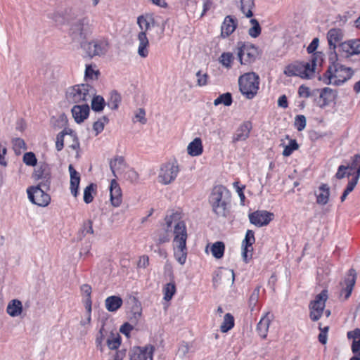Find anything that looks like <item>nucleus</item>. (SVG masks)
Instances as JSON below:
<instances>
[{"mask_svg":"<svg viewBox=\"0 0 360 360\" xmlns=\"http://www.w3.org/2000/svg\"><path fill=\"white\" fill-rule=\"evenodd\" d=\"M252 124L250 122H247L242 124L236 131L233 136L234 141H241L245 140L250 132Z\"/></svg>","mask_w":360,"mask_h":360,"instance_id":"4be33fe9","label":"nucleus"},{"mask_svg":"<svg viewBox=\"0 0 360 360\" xmlns=\"http://www.w3.org/2000/svg\"><path fill=\"white\" fill-rule=\"evenodd\" d=\"M355 283L354 275H350L347 279L344 281L342 283V295L345 297V298H348L351 295L353 287Z\"/></svg>","mask_w":360,"mask_h":360,"instance_id":"7c9ffc66","label":"nucleus"},{"mask_svg":"<svg viewBox=\"0 0 360 360\" xmlns=\"http://www.w3.org/2000/svg\"><path fill=\"white\" fill-rule=\"evenodd\" d=\"M110 202L113 206H119L122 202V191L117 182L113 179L110 187Z\"/></svg>","mask_w":360,"mask_h":360,"instance_id":"6ab92c4d","label":"nucleus"},{"mask_svg":"<svg viewBox=\"0 0 360 360\" xmlns=\"http://www.w3.org/2000/svg\"><path fill=\"white\" fill-rule=\"evenodd\" d=\"M336 94L329 89H323L319 97L315 99V103L319 108L330 106L335 103Z\"/></svg>","mask_w":360,"mask_h":360,"instance_id":"4468645a","label":"nucleus"},{"mask_svg":"<svg viewBox=\"0 0 360 360\" xmlns=\"http://www.w3.org/2000/svg\"><path fill=\"white\" fill-rule=\"evenodd\" d=\"M27 193L30 200L37 205L45 207L50 202V196L39 187H30Z\"/></svg>","mask_w":360,"mask_h":360,"instance_id":"9b49d317","label":"nucleus"},{"mask_svg":"<svg viewBox=\"0 0 360 360\" xmlns=\"http://www.w3.org/2000/svg\"><path fill=\"white\" fill-rule=\"evenodd\" d=\"M239 89L248 99L253 98L257 94L259 86V77L254 72L242 75L238 79Z\"/></svg>","mask_w":360,"mask_h":360,"instance_id":"f257e3e1","label":"nucleus"},{"mask_svg":"<svg viewBox=\"0 0 360 360\" xmlns=\"http://www.w3.org/2000/svg\"><path fill=\"white\" fill-rule=\"evenodd\" d=\"M198 76V83L200 86H204L207 84V75L206 74H201L198 72L197 74Z\"/></svg>","mask_w":360,"mask_h":360,"instance_id":"bf43d9fd","label":"nucleus"},{"mask_svg":"<svg viewBox=\"0 0 360 360\" xmlns=\"http://www.w3.org/2000/svg\"><path fill=\"white\" fill-rule=\"evenodd\" d=\"M22 311V306L21 302L18 300H12L7 307V312L11 316L20 315Z\"/></svg>","mask_w":360,"mask_h":360,"instance_id":"473e14b6","label":"nucleus"},{"mask_svg":"<svg viewBox=\"0 0 360 360\" xmlns=\"http://www.w3.org/2000/svg\"><path fill=\"white\" fill-rule=\"evenodd\" d=\"M319 41L317 38H315L311 43L308 46L307 51L309 53L314 52L319 46Z\"/></svg>","mask_w":360,"mask_h":360,"instance_id":"13d9d810","label":"nucleus"},{"mask_svg":"<svg viewBox=\"0 0 360 360\" xmlns=\"http://www.w3.org/2000/svg\"><path fill=\"white\" fill-rule=\"evenodd\" d=\"M299 145L295 140H290L289 144L286 146L283 150V155L284 156L290 155L292 151L298 149Z\"/></svg>","mask_w":360,"mask_h":360,"instance_id":"8fccbe9b","label":"nucleus"},{"mask_svg":"<svg viewBox=\"0 0 360 360\" xmlns=\"http://www.w3.org/2000/svg\"><path fill=\"white\" fill-rule=\"evenodd\" d=\"M203 147L200 138H195L187 147V152L191 156H198L202 153Z\"/></svg>","mask_w":360,"mask_h":360,"instance_id":"393cba45","label":"nucleus"},{"mask_svg":"<svg viewBox=\"0 0 360 360\" xmlns=\"http://www.w3.org/2000/svg\"><path fill=\"white\" fill-rule=\"evenodd\" d=\"M139 48L138 53L142 57H146L148 54L147 47L149 41L144 32H141L138 34Z\"/></svg>","mask_w":360,"mask_h":360,"instance_id":"a878e982","label":"nucleus"},{"mask_svg":"<svg viewBox=\"0 0 360 360\" xmlns=\"http://www.w3.org/2000/svg\"><path fill=\"white\" fill-rule=\"evenodd\" d=\"M357 181H356V179H352L348 184L347 185V188L345 189V191H344L342 197H341V200L342 202L345 201V200L346 199L347 195L353 191V189L354 188V187L356 186V185L357 184Z\"/></svg>","mask_w":360,"mask_h":360,"instance_id":"603ef678","label":"nucleus"},{"mask_svg":"<svg viewBox=\"0 0 360 360\" xmlns=\"http://www.w3.org/2000/svg\"><path fill=\"white\" fill-rule=\"evenodd\" d=\"M314 70L315 64L314 62H297L289 65L285 70V74L290 77L299 76L307 78L314 72Z\"/></svg>","mask_w":360,"mask_h":360,"instance_id":"39448f33","label":"nucleus"},{"mask_svg":"<svg viewBox=\"0 0 360 360\" xmlns=\"http://www.w3.org/2000/svg\"><path fill=\"white\" fill-rule=\"evenodd\" d=\"M130 360H153V349L149 347H134L130 352Z\"/></svg>","mask_w":360,"mask_h":360,"instance_id":"dca6fc26","label":"nucleus"},{"mask_svg":"<svg viewBox=\"0 0 360 360\" xmlns=\"http://www.w3.org/2000/svg\"><path fill=\"white\" fill-rule=\"evenodd\" d=\"M348 169L355 172L356 175L353 179H356L358 182L360 177V155H355L348 166H340L336 174L337 178L342 179L345 177Z\"/></svg>","mask_w":360,"mask_h":360,"instance_id":"f8f14e48","label":"nucleus"},{"mask_svg":"<svg viewBox=\"0 0 360 360\" xmlns=\"http://www.w3.org/2000/svg\"><path fill=\"white\" fill-rule=\"evenodd\" d=\"M253 6L254 3L252 0H241V10L248 18L252 15V8Z\"/></svg>","mask_w":360,"mask_h":360,"instance_id":"c03bdc74","label":"nucleus"},{"mask_svg":"<svg viewBox=\"0 0 360 360\" xmlns=\"http://www.w3.org/2000/svg\"><path fill=\"white\" fill-rule=\"evenodd\" d=\"M167 224L170 227H174V244L180 243L181 242L186 243V231L184 221L181 219V216L178 213L171 214L167 218Z\"/></svg>","mask_w":360,"mask_h":360,"instance_id":"20e7f679","label":"nucleus"},{"mask_svg":"<svg viewBox=\"0 0 360 360\" xmlns=\"http://www.w3.org/2000/svg\"><path fill=\"white\" fill-rule=\"evenodd\" d=\"M234 326V319L233 317L230 314H226L224 316V321L221 325V330L223 333H226L230 329H231Z\"/></svg>","mask_w":360,"mask_h":360,"instance_id":"58836bf2","label":"nucleus"},{"mask_svg":"<svg viewBox=\"0 0 360 360\" xmlns=\"http://www.w3.org/2000/svg\"><path fill=\"white\" fill-rule=\"evenodd\" d=\"M133 329V326L128 323H124L121 328H120V332L122 333L123 334H124L125 335L127 336H129L130 332Z\"/></svg>","mask_w":360,"mask_h":360,"instance_id":"6e6d98bb","label":"nucleus"},{"mask_svg":"<svg viewBox=\"0 0 360 360\" xmlns=\"http://www.w3.org/2000/svg\"><path fill=\"white\" fill-rule=\"evenodd\" d=\"M272 217L273 214L266 211H256L249 215L250 222L257 226L267 225Z\"/></svg>","mask_w":360,"mask_h":360,"instance_id":"ddd939ff","label":"nucleus"},{"mask_svg":"<svg viewBox=\"0 0 360 360\" xmlns=\"http://www.w3.org/2000/svg\"><path fill=\"white\" fill-rule=\"evenodd\" d=\"M108 122V119L105 117H103L96 121L93 124V129L96 132V134L101 133Z\"/></svg>","mask_w":360,"mask_h":360,"instance_id":"49530a36","label":"nucleus"},{"mask_svg":"<svg viewBox=\"0 0 360 360\" xmlns=\"http://www.w3.org/2000/svg\"><path fill=\"white\" fill-rule=\"evenodd\" d=\"M163 290L164 299L167 301L170 300L176 292V286L174 283L171 282L166 284Z\"/></svg>","mask_w":360,"mask_h":360,"instance_id":"37998d69","label":"nucleus"},{"mask_svg":"<svg viewBox=\"0 0 360 360\" xmlns=\"http://www.w3.org/2000/svg\"><path fill=\"white\" fill-rule=\"evenodd\" d=\"M174 255L180 264H184L186 261V243L183 241L180 243L174 244Z\"/></svg>","mask_w":360,"mask_h":360,"instance_id":"c85d7f7f","label":"nucleus"},{"mask_svg":"<svg viewBox=\"0 0 360 360\" xmlns=\"http://www.w3.org/2000/svg\"><path fill=\"white\" fill-rule=\"evenodd\" d=\"M342 59L337 58V61L330 65L328 70V78L330 84L338 85L349 79L353 71L350 68L340 63Z\"/></svg>","mask_w":360,"mask_h":360,"instance_id":"f03ea898","label":"nucleus"},{"mask_svg":"<svg viewBox=\"0 0 360 360\" xmlns=\"http://www.w3.org/2000/svg\"><path fill=\"white\" fill-rule=\"evenodd\" d=\"M111 99L114 101L115 103L113 105V108H117V103L120 101V96L117 94H112L111 96Z\"/></svg>","mask_w":360,"mask_h":360,"instance_id":"338daca9","label":"nucleus"},{"mask_svg":"<svg viewBox=\"0 0 360 360\" xmlns=\"http://www.w3.org/2000/svg\"><path fill=\"white\" fill-rule=\"evenodd\" d=\"M23 162L27 165L34 166L37 165V160L33 153L28 152L23 155Z\"/></svg>","mask_w":360,"mask_h":360,"instance_id":"09e8293b","label":"nucleus"},{"mask_svg":"<svg viewBox=\"0 0 360 360\" xmlns=\"http://www.w3.org/2000/svg\"><path fill=\"white\" fill-rule=\"evenodd\" d=\"M344 38V34L342 31L340 29L333 28L328 31L327 34V39L328 44L330 46H333V49H335L337 45H340L341 44L342 40Z\"/></svg>","mask_w":360,"mask_h":360,"instance_id":"aec40b11","label":"nucleus"},{"mask_svg":"<svg viewBox=\"0 0 360 360\" xmlns=\"http://www.w3.org/2000/svg\"><path fill=\"white\" fill-rule=\"evenodd\" d=\"M178 173V167L174 165H167L162 167L160 172V179L163 184H169L173 181Z\"/></svg>","mask_w":360,"mask_h":360,"instance_id":"f3484780","label":"nucleus"},{"mask_svg":"<svg viewBox=\"0 0 360 360\" xmlns=\"http://www.w3.org/2000/svg\"><path fill=\"white\" fill-rule=\"evenodd\" d=\"M99 74L98 70L95 65H88L86 68L85 77L90 79H97Z\"/></svg>","mask_w":360,"mask_h":360,"instance_id":"de8ad7c7","label":"nucleus"},{"mask_svg":"<svg viewBox=\"0 0 360 360\" xmlns=\"http://www.w3.org/2000/svg\"><path fill=\"white\" fill-rule=\"evenodd\" d=\"M107 345L110 349H117L121 345V338L117 333H110L106 341Z\"/></svg>","mask_w":360,"mask_h":360,"instance_id":"72a5a7b5","label":"nucleus"},{"mask_svg":"<svg viewBox=\"0 0 360 360\" xmlns=\"http://www.w3.org/2000/svg\"><path fill=\"white\" fill-rule=\"evenodd\" d=\"M66 97L72 103L86 101L89 97V88L84 84L74 86L67 91Z\"/></svg>","mask_w":360,"mask_h":360,"instance_id":"6e6552de","label":"nucleus"},{"mask_svg":"<svg viewBox=\"0 0 360 360\" xmlns=\"http://www.w3.org/2000/svg\"><path fill=\"white\" fill-rule=\"evenodd\" d=\"M236 28V23L231 17H226L221 27V34L226 37L231 34Z\"/></svg>","mask_w":360,"mask_h":360,"instance_id":"b1692460","label":"nucleus"},{"mask_svg":"<svg viewBox=\"0 0 360 360\" xmlns=\"http://www.w3.org/2000/svg\"><path fill=\"white\" fill-rule=\"evenodd\" d=\"M212 255L216 258H221L224 252V245L222 242H217L211 245L210 248Z\"/></svg>","mask_w":360,"mask_h":360,"instance_id":"e433bc0d","label":"nucleus"},{"mask_svg":"<svg viewBox=\"0 0 360 360\" xmlns=\"http://www.w3.org/2000/svg\"><path fill=\"white\" fill-rule=\"evenodd\" d=\"M232 102L231 95L230 93H226L221 95L214 100V105L224 104V105H230Z\"/></svg>","mask_w":360,"mask_h":360,"instance_id":"a18cd8bd","label":"nucleus"},{"mask_svg":"<svg viewBox=\"0 0 360 360\" xmlns=\"http://www.w3.org/2000/svg\"><path fill=\"white\" fill-rule=\"evenodd\" d=\"M65 139V141L67 143L72 142L71 148L73 150H75L76 153H77V149L79 148V143L77 141V138L71 134H61L60 136H58L57 141H56V148L58 150H61V148L63 146V141L64 139Z\"/></svg>","mask_w":360,"mask_h":360,"instance_id":"412c9836","label":"nucleus"},{"mask_svg":"<svg viewBox=\"0 0 360 360\" xmlns=\"http://www.w3.org/2000/svg\"><path fill=\"white\" fill-rule=\"evenodd\" d=\"M278 104L280 107L285 108L288 107V101L285 96H282L278 98Z\"/></svg>","mask_w":360,"mask_h":360,"instance_id":"e2e57ef3","label":"nucleus"},{"mask_svg":"<svg viewBox=\"0 0 360 360\" xmlns=\"http://www.w3.org/2000/svg\"><path fill=\"white\" fill-rule=\"evenodd\" d=\"M233 185H234L235 188H236V190H237V192H238V195H239V197H240V200H241L242 202H243V201H244V200H245V195H244L243 191V190L244 187H240V186H239V184H238V183H237V182H236V183H234V184H233Z\"/></svg>","mask_w":360,"mask_h":360,"instance_id":"680f3d73","label":"nucleus"},{"mask_svg":"<svg viewBox=\"0 0 360 360\" xmlns=\"http://www.w3.org/2000/svg\"><path fill=\"white\" fill-rule=\"evenodd\" d=\"M354 26L356 29L360 30V16L355 20Z\"/></svg>","mask_w":360,"mask_h":360,"instance_id":"774afa93","label":"nucleus"},{"mask_svg":"<svg viewBox=\"0 0 360 360\" xmlns=\"http://www.w3.org/2000/svg\"><path fill=\"white\" fill-rule=\"evenodd\" d=\"M330 196V189L326 185H322L316 192L317 202L325 205L328 202Z\"/></svg>","mask_w":360,"mask_h":360,"instance_id":"cd10ccee","label":"nucleus"},{"mask_svg":"<svg viewBox=\"0 0 360 360\" xmlns=\"http://www.w3.org/2000/svg\"><path fill=\"white\" fill-rule=\"evenodd\" d=\"M360 54V39H352L342 42L339 45L338 58L349 60L351 57Z\"/></svg>","mask_w":360,"mask_h":360,"instance_id":"423d86ee","label":"nucleus"},{"mask_svg":"<svg viewBox=\"0 0 360 360\" xmlns=\"http://www.w3.org/2000/svg\"><path fill=\"white\" fill-rule=\"evenodd\" d=\"M298 94L301 98H309L311 95V91L309 87H308L305 85H302L299 88Z\"/></svg>","mask_w":360,"mask_h":360,"instance_id":"864d4df0","label":"nucleus"},{"mask_svg":"<svg viewBox=\"0 0 360 360\" xmlns=\"http://www.w3.org/2000/svg\"><path fill=\"white\" fill-rule=\"evenodd\" d=\"M255 242L254 233L248 230L246 233L245 238L243 242V257L244 260H248V258L251 257L252 252V245Z\"/></svg>","mask_w":360,"mask_h":360,"instance_id":"a211bd4d","label":"nucleus"},{"mask_svg":"<svg viewBox=\"0 0 360 360\" xmlns=\"http://www.w3.org/2000/svg\"><path fill=\"white\" fill-rule=\"evenodd\" d=\"M218 276L224 285L230 286L233 283L234 274L232 270L226 269H221Z\"/></svg>","mask_w":360,"mask_h":360,"instance_id":"bb28decb","label":"nucleus"},{"mask_svg":"<svg viewBox=\"0 0 360 360\" xmlns=\"http://www.w3.org/2000/svg\"><path fill=\"white\" fill-rule=\"evenodd\" d=\"M137 23L141 32H146L154 24V19L150 15H141L138 18Z\"/></svg>","mask_w":360,"mask_h":360,"instance_id":"c756f323","label":"nucleus"},{"mask_svg":"<svg viewBox=\"0 0 360 360\" xmlns=\"http://www.w3.org/2000/svg\"><path fill=\"white\" fill-rule=\"evenodd\" d=\"M90 109L88 105H75L71 109V114L77 124L83 123L88 117Z\"/></svg>","mask_w":360,"mask_h":360,"instance_id":"2eb2a0df","label":"nucleus"},{"mask_svg":"<svg viewBox=\"0 0 360 360\" xmlns=\"http://www.w3.org/2000/svg\"><path fill=\"white\" fill-rule=\"evenodd\" d=\"M135 119L136 122L145 123L146 121L145 117V111L141 109H139L135 115Z\"/></svg>","mask_w":360,"mask_h":360,"instance_id":"4d7b16f0","label":"nucleus"},{"mask_svg":"<svg viewBox=\"0 0 360 360\" xmlns=\"http://www.w3.org/2000/svg\"><path fill=\"white\" fill-rule=\"evenodd\" d=\"M151 1L155 5L162 7V8H165L167 6V4L165 1V0H151Z\"/></svg>","mask_w":360,"mask_h":360,"instance_id":"69168bd1","label":"nucleus"},{"mask_svg":"<svg viewBox=\"0 0 360 360\" xmlns=\"http://www.w3.org/2000/svg\"><path fill=\"white\" fill-rule=\"evenodd\" d=\"M95 195V186L90 184L84 190L83 199L86 203H90L93 201Z\"/></svg>","mask_w":360,"mask_h":360,"instance_id":"ea45409f","label":"nucleus"},{"mask_svg":"<svg viewBox=\"0 0 360 360\" xmlns=\"http://www.w3.org/2000/svg\"><path fill=\"white\" fill-rule=\"evenodd\" d=\"M105 101L103 97L96 96L91 101V108L94 111L100 112L103 110Z\"/></svg>","mask_w":360,"mask_h":360,"instance_id":"a19ab883","label":"nucleus"},{"mask_svg":"<svg viewBox=\"0 0 360 360\" xmlns=\"http://www.w3.org/2000/svg\"><path fill=\"white\" fill-rule=\"evenodd\" d=\"M122 304V300L118 296H111L106 299L105 307L110 311H115Z\"/></svg>","mask_w":360,"mask_h":360,"instance_id":"2f4dec72","label":"nucleus"},{"mask_svg":"<svg viewBox=\"0 0 360 360\" xmlns=\"http://www.w3.org/2000/svg\"><path fill=\"white\" fill-rule=\"evenodd\" d=\"M6 148L0 144V164L6 165L4 161V155L6 154Z\"/></svg>","mask_w":360,"mask_h":360,"instance_id":"0e129e2a","label":"nucleus"},{"mask_svg":"<svg viewBox=\"0 0 360 360\" xmlns=\"http://www.w3.org/2000/svg\"><path fill=\"white\" fill-rule=\"evenodd\" d=\"M348 337L353 340L352 349L353 352L360 350V330H354L348 333Z\"/></svg>","mask_w":360,"mask_h":360,"instance_id":"c9c22d12","label":"nucleus"},{"mask_svg":"<svg viewBox=\"0 0 360 360\" xmlns=\"http://www.w3.org/2000/svg\"><path fill=\"white\" fill-rule=\"evenodd\" d=\"M307 120L304 115H297L295 118V126L298 131H302L305 128Z\"/></svg>","mask_w":360,"mask_h":360,"instance_id":"3c124183","label":"nucleus"},{"mask_svg":"<svg viewBox=\"0 0 360 360\" xmlns=\"http://www.w3.org/2000/svg\"><path fill=\"white\" fill-rule=\"evenodd\" d=\"M69 172L70 177V191L72 195L76 197L78 194L80 176L71 165L69 166Z\"/></svg>","mask_w":360,"mask_h":360,"instance_id":"5701e85b","label":"nucleus"},{"mask_svg":"<svg viewBox=\"0 0 360 360\" xmlns=\"http://www.w3.org/2000/svg\"><path fill=\"white\" fill-rule=\"evenodd\" d=\"M270 319L266 316L263 317L259 322L257 326V330L261 337L266 338L270 325Z\"/></svg>","mask_w":360,"mask_h":360,"instance_id":"f704fd0d","label":"nucleus"},{"mask_svg":"<svg viewBox=\"0 0 360 360\" xmlns=\"http://www.w3.org/2000/svg\"><path fill=\"white\" fill-rule=\"evenodd\" d=\"M82 53L87 57L93 58L105 54L109 48V41L106 39L84 41L80 43Z\"/></svg>","mask_w":360,"mask_h":360,"instance_id":"7ed1b4c3","label":"nucleus"},{"mask_svg":"<svg viewBox=\"0 0 360 360\" xmlns=\"http://www.w3.org/2000/svg\"><path fill=\"white\" fill-rule=\"evenodd\" d=\"M234 57L231 53H223L220 58L219 62L225 68H229L231 67V65L233 62Z\"/></svg>","mask_w":360,"mask_h":360,"instance_id":"79ce46f5","label":"nucleus"},{"mask_svg":"<svg viewBox=\"0 0 360 360\" xmlns=\"http://www.w3.org/2000/svg\"><path fill=\"white\" fill-rule=\"evenodd\" d=\"M328 330V327H324L323 328H321V333L319 335V341L326 344L327 342V333Z\"/></svg>","mask_w":360,"mask_h":360,"instance_id":"5fc2aeb1","label":"nucleus"},{"mask_svg":"<svg viewBox=\"0 0 360 360\" xmlns=\"http://www.w3.org/2000/svg\"><path fill=\"white\" fill-rule=\"evenodd\" d=\"M251 27L248 29V34L252 38L257 37L261 33V27L255 19H252L250 21Z\"/></svg>","mask_w":360,"mask_h":360,"instance_id":"4c0bfd02","label":"nucleus"},{"mask_svg":"<svg viewBox=\"0 0 360 360\" xmlns=\"http://www.w3.org/2000/svg\"><path fill=\"white\" fill-rule=\"evenodd\" d=\"M228 194L226 189L222 186L214 188L211 195V202L215 212L218 214H224L226 207V196Z\"/></svg>","mask_w":360,"mask_h":360,"instance_id":"0eeeda50","label":"nucleus"},{"mask_svg":"<svg viewBox=\"0 0 360 360\" xmlns=\"http://www.w3.org/2000/svg\"><path fill=\"white\" fill-rule=\"evenodd\" d=\"M327 298V292L323 291L318 295L316 299L311 302L310 307V316L312 320L317 321L321 317L323 311Z\"/></svg>","mask_w":360,"mask_h":360,"instance_id":"9d476101","label":"nucleus"},{"mask_svg":"<svg viewBox=\"0 0 360 360\" xmlns=\"http://www.w3.org/2000/svg\"><path fill=\"white\" fill-rule=\"evenodd\" d=\"M212 1L211 0H203V9L202 12L200 13V15L202 17L205 12L209 10L211 7Z\"/></svg>","mask_w":360,"mask_h":360,"instance_id":"052dcab7","label":"nucleus"},{"mask_svg":"<svg viewBox=\"0 0 360 360\" xmlns=\"http://www.w3.org/2000/svg\"><path fill=\"white\" fill-rule=\"evenodd\" d=\"M258 54V49L252 44H243L238 51L240 63L245 65L253 62Z\"/></svg>","mask_w":360,"mask_h":360,"instance_id":"1a4fd4ad","label":"nucleus"}]
</instances>
